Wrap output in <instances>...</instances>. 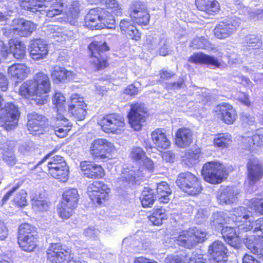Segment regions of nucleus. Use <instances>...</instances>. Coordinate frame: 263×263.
Here are the masks:
<instances>
[{
	"instance_id": "6e6d98bb",
	"label": "nucleus",
	"mask_w": 263,
	"mask_h": 263,
	"mask_svg": "<svg viewBox=\"0 0 263 263\" xmlns=\"http://www.w3.org/2000/svg\"><path fill=\"white\" fill-rule=\"evenodd\" d=\"M55 175V176L53 175L51 176L60 181L66 182L68 180L69 175V168L67 165L61 167V168L57 172Z\"/></svg>"
},
{
	"instance_id": "37998d69",
	"label": "nucleus",
	"mask_w": 263,
	"mask_h": 263,
	"mask_svg": "<svg viewBox=\"0 0 263 263\" xmlns=\"http://www.w3.org/2000/svg\"><path fill=\"white\" fill-rule=\"evenodd\" d=\"M130 17L134 18L136 22L141 25H146L148 24L150 15L147 12V8L145 10L130 13Z\"/></svg>"
},
{
	"instance_id": "09e8293b",
	"label": "nucleus",
	"mask_w": 263,
	"mask_h": 263,
	"mask_svg": "<svg viewBox=\"0 0 263 263\" xmlns=\"http://www.w3.org/2000/svg\"><path fill=\"white\" fill-rule=\"evenodd\" d=\"M162 42V40L158 36L148 35L146 37L145 45L151 52L157 49Z\"/></svg>"
},
{
	"instance_id": "de8ad7c7",
	"label": "nucleus",
	"mask_w": 263,
	"mask_h": 263,
	"mask_svg": "<svg viewBox=\"0 0 263 263\" xmlns=\"http://www.w3.org/2000/svg\"><path fill=\"white\" fill-rule=\"evenodd\" d=\"M246 46L249 49H258L261 46L260 38L254 34L248 35L245 37Z\"/></svg>"
},
{
	"instance_id": "6ab92c4d",
	"label": "nucleus",
	"mask_w": 263,
	"mask_h": 263,
	"mask_svg": "<svg viewBox=\"0 0 263 263\" xmlns=\"http://www.w3.org/2000/svg\"><path fill=\"white\" fill-rule=\"evenodd\" d=\"M80 166L84 176L88 178L96 179L104 175V170L102 166L90 161H82Z\"/></svg>"
},
{
	"instance_id": "f3484780",
	"label": "nucleus",
	"mask_w": 263,
	"mask_h": 263,
	"mask_svg": "<svg viewBox=\"0 0 263 263\" xmlns=\"http://www.w3.org/2000/svg\"><path fill=\"white\" fill-rule=\"evenodd\" d=\"M29 49L30 56L34 60L45 58L48 53V44L41 39L31 41Z\"/></svg>"
},
{
	"instance_id": "393cba45",
	"label": "nucleus",
	"mask_w": 263,
	"mask_h": 263,
	"mask_svg": "<svg viewBox=\"0 0 263 263\" xmlns=\"http://www.w3.org/2000/svg\"><path fill=\"white\" fill-rule=\"evenodd\" d=\"M243 242L251 252L263 256V241L261 238L255 235L248 236L244 239Z\"/></svg>"
},
{
	"instance_id": "a211bd4d",
	"label": "nucleus",
	"mask_w": 263,
	"mask_h": 263,
	"mask_svg": "<svg viewBox=\"0 0 263 263\" xmlns=\"http://www.w3.org/2000/svg\"><path fill=\"white\" fill-rule=\"evenodd\" d=\"M248 179L254 185L263 177V166L258 160H250L247 164Z\"/></svg>"
},
{
	"instance_id": "c03bdc74",
	"label": "nucleus",
	"mask_w": 263,
	"mask_h": 263,
	"mask_svg": "<svg viewBox=\"0 0 263 263\" xmlns=\"http://www.w3.org/2000/svg\"><path fill=\"white\" fill-rule=\"evenodd\" d=\"M63 7V4L60 2L54 3L48 9H46V8H42V10L40 11H44L46 13V16L49 17H52L56 15H58L62 11Z\"/></svg>"
},
{
	"instance_id": "b1692460",
	"label": "nucleus",
	"mask_w": 263,
	"mask_h": 263,
	"mask_svg": "<svg viewBox=\"0 0 263 263\" xmlns=\"http://www.w3.org/2000/svg\"><path fill=\"white\" fill-rule=\"evenodd\" d=\"M239 193L237 187L227 186L220 191L217 199L221 204H230L237 200Z\"/></svg>"
},
{
	"instance_id": "5701e85b",
	"label": "nucleus",
	"mask_w": 263,
	"mask_h": 263,
	"mask_svg": "<svg viewBox=\"0 0 263 263\" xmlns=\"http://www.w3.org/2000/svg\"><path fill=\"white\" fill-rule=\"evenodd\" d=\"M51 156L52 154H47L41 161L38 162L35 167L43 165L41 168L44 171H48L49 172L51 170L61 166L62 163L65 162L63 157L60 156L55 155L53 157H51Z\"/></svg>"
},
{
	"instance_id": "338daca9",
	"label": "nucleus",
	"mask_w": 263,
	"mask_h": 263,
	"mask_svg": "<svg viewBox=\"0 0 263 263\" xmlns=\"http://www.w3.org/2000/svg\"><path fill=\"white\" fill-rule=\"evenodd\" d=\"M184 85V80L183 78H180L176 82L167 83L165 87L167 89L176 90L183 88Z\"/></svg>"
},
{
	"instance_id": "20e7f679",
	"label": "nucleus",
	"mask_w": 263,
	"mask_h": 263,
	"mask_svg": "<svg viewBox=\"0 0 263 263\" xmlns=\"http://www.w3.org/2000/svg\"><path fill=\"white\" fill-rule=\"evenodd\" d=\"M176 183L181 190L192 196L199 194L202 190L200 182L198 178L189 172L180 174Z\"/></svg>"
},
{
	"instance_id": "bb28decb",
	"label": "nucleus",
	"mask_w": 263,
	"mask_h": 263,
	"mask_svg": "<svg viewBox=\"0 0 263 263\" xmlns=\"http://www.w3.org/2000/svg\"><path fill=\"white\" fill-rule=\"evenodd\" d=\"M192 132L188 128H179L176 133V144L180 148L189 146L192 143Z\"/></svg>"
},
{
	"instance_id": "39448f33",
	"label": "nucleus",
	"mask_w": 263,
	"mask_h": 263,
	"mask_svg": "<svg viewBox=\"0 0 263 263\" xmlns=\"http://www.w3.org/2000/svg\"><path fill=\"white\" fill-rule=\"evenodd\" d=\"M91 53L90 62L97 70L105 68L107 65L104 52L109 50L106 43L95 41L88 46Z\"/></svg>"
},
{
	"instance_id": "7c9ffc66",
	"label": "nucleus",
	"mask_w": 263,
	"mask_h": 263,
	"mask_svg": "<svg viewBox=\"0 0 263 263\" xmlns=\"http://www.w3.org/2000/svg\"><path fill=\"white\" fill-rule=\"evenodd\" d=\"M50 72L51 79L55 83L72 79V72L67 70L64 67L55 66L51 68Z\"/></svg>"
},
{
	"instance_id": "79ce46f5",
	"label": "nucleus",
	"mask_w": 263,
	"mask_h": 263,
	"mask_svg": "<svg viewBox=\"0 0 263 263\" xmlns=\"http://www.w3.org/2000/svg\"><path fill=\"white\" fill-rule=\"evenodd\" d=\"M227 216L223 212L214 213L211 219V224L216 229L222 227V225L227 222Z\"/></svg>"
},
{
	"instance_id": "f8f14e48",
	"label": "nucleus",
	"mask_w": 263,
	"mask_h": 263,
	"mask_svg": "<svg viewBox=\"0 0 263 263\" xmlns=\"http://www.w3.org/2000/svg\"><path fill=\"white\" fill-rule=\"evenodd\" d=\"M146 109L141 104L131 105L130 112L128 115L129 123L135 130L141 129L142 123L145 122V115Z\"/></svg>"
},
{
	"instance_id": "f704fd0d",
	"label": "nucleus",
	"mask_w": 263,
	"mask_h": 263,
	"mask_svg": "<svg viewBox=\"0 0 263 263\" xmlns=\"http://www.w3.org/2000/svg\"><path fill=\"white\" fill-rule=\"evenodd\" d=\"M140 198L143 207H152L157 199L155 190L149 186L145 187L142 192Z\"/></svg>"
},
{
	"instance_id": "f03ea898",
	"label": "nucleus",
	"mask_w": 263,
	"mask_h": 263,
	"mask_svg": "<svg viewBox=\"0 0 263 263\" xmlns=\"http://www.w3.org/2000/svg\"><path fill=\"white\" fill-rule=\"evenodd\" d=\"M115 23L113 16L99 7L90 9L85 18V25L91 30L114 28Z\"/></svg>"
},
{
	"instance_id": "1a4fd4ad",
	"label": "nucleus",
	"mask_w": 263,
	"mask_h": 263,
	"mask_svg": "<svg viewBox=\"0 0 263 263\" xmlns=\"http://www.w3.org/2000/svg\"><path fill=\"white\" fill-rule=\"evenodd\" d=\"M98 124L105 133H112L121 129L125 124L123 117L116 113L105 116L98 121Z\"/></svg>"
},
{
	"instance_id": "dca6fc26",
	"label": "nucleus",
	"mask_w": 263,
	"mask_h": 263,
	"mask_svg": "<svg viewBox=\"0 0 263 263\" xmlns=\"http://www.w3.org/2000/svg\"><path fill=\"white\" fill-rule=\"evenodd\" d=\"M69 111L79 120H83L87 115V105L83 98L78 97L76 94L71 96V101L69 105Z\"/></svg>"
},
{
	"instance_id": "6e6552de",
	"label": "nucleus",
	"mask_w": 263,
	"mask_h": 263,
	"mask_svg": "<svg viewBox=\"0 0 263 263\" xmlns=\"http://www.w3.org/2000/svg\"><path fill=\"white\" fill-rule=\"evenodd\" d=\"M2 111L0 119L4 123V128L7 130L13 129L16 126L20 117L17 107L12 103H7Z\"/></svg>"
},
{
	"instance_id": "5fc2aeb1",
	"label": "nucleus",
	"mask_w": 263,
	"mask_h": 263,
	"mask_svg": "<svg viewBox=\"0 0 263 263\" xmlns=\"http://www.w3.org/2000/svg\"><path fill=\"white\" fill-rule=\"evenodd\" d=\"M249 206L251 209L263 214V197L252 199Z\"/></svg>"
},
{
	"instance_id": "58836bf2",
	"label": "nucleus",
	"mask_w": 263,
	"mask_h": 263,
	"mask_svg": "<svg viewBox=\"0 0 263 263\" xmlns=\"http://www.w3.org/2000/svg\"><path fill=\"white\" fill-rule=\"evenodd\" d=\"M31 235H34L35 237H37L36 228L28 223L21 224L18 229V236L20 237V240H22L25 237H30Z\"/></svg>"
},
{
	"instance_id": "ddd939ff",
	"label": "nucleus",
	"mask_w": 263,
	"mask_h": 263,
	"mask_svg": "<svg viewBox=\"0 0 263 263\" xmlns=\"http://www.w3.org/2000/svg\"><path fill=\"white\" fill-rule=\"evenodd\" d=\"M208 253L213 259V263H227L228 249L224 244L219 240L211 243L208 247Z\"/></svg>"
},
{
	"instance_id": "c756f323",
	"label": "nucleus",
	"mask_w": 263,
	"mask_h": 263,
	"mask_svg": "<svg viewBox=\"0 0 263 263\" xmlns=\"http://www.w3.org/2000/svg\"><path fill=\"white\" fill-rule=\"evenodd\" d=\"M151 136L154 144L158 148L164 149L170 146L171 142L163 129H155L152 133Z\"/></svg>"
},
{
	"instance_id": "f257e3e1",
	"label": "nucleus",
	"mask_w": 263,
	"mask_h": 263,
	"mask_svg": "<svg viewBox=\"0 0 263 263\" xmlns=\"http://www.w3.org/2000/svg\"><path fill=\"white\" fill-rule=\"evenodd\" d=\"M51 84L47 74L39 72L34 77V80L27 81L20 86V94L30 99L32 105H44L47 102Z\"/></svg>"
},
{
	"instance_id": "49530a36",
	"label": "nucleus",
	"mask_w": 263,
	"mask_h": 263,
	"mask_svg": "<svg viewBox=\"0 0 263 263\" xmlns=\"http://www.w3.org/2000/svg\"><path fill=\"white\" fill-rule=\"evenodd\" d=\"M129 156L135 161L141 163V162L145 159L146 153L142 148L140 147H134L131 148Z\"/></svg>"
},
{
	"instance_id": "a18cd8bd",
	"label": "nucleus",
	"mask_w": 263,
	"mask_h": 263,
	"mask_svg": "<svg viewBox=\"0 0 263 263\" xmlns=\"http://www.w3.org/2000/svg\"><path fill=\"white\" fill-rule=\"evenodd\" d=\"M231 135L228 134H219L214 139L215 145L220 147H226L231 142Z\"/></svg>"
},
{
	"instance_id": "2eb2a0df",
	"label": "nucleus",
	"mask_w": 263,
	"mask_h": 263,
	"mask_svg": "<svg viewBox=\"0 0 263 263\" xmlns=\"http://www.w3.org/2000/svg\"><path fill=\"white\" fill-rule=\"evenodd\" d=\"M47 258L52 263H62L70 258L69 250L62 248L60 243H52L47 251Z\"/></svg>"
},
{
	"instance_id": "bf43d9fd",
	"label": "nucleus",
	"mask_w": 263,
	"mask_h": 263,
	"mask_svg": "<svg viewBox=\"0 0 263 263\" xmlns=\"http://www.w3.org/2000/svg\"><path fill=\"white\" fill-rule=\"evenodd\" d=\"M209 42L204 37H197L193 40L191 46L194 48L206 49L209 47Z\"/></svg>"
},
{
	"instance_id": "864d4df0",
	"label": "nucleus",
	"mask_w": 263,
	"mask_h": 263,
	"mask_svg": "<svg viewBox=\"0 0 263 263\" xmlns=\"http://www.w3.org/2000/svg\"><path fill=\"white\" fill-rule=\"evenodd\" d=\"M26 45L21 42H18L14 45L13 55L15 59L21 60L26 55Z\"/></svg>"
},
{
	"instance_id": "412c9836",
	"label": "nucleus",
	"mask_w": 263,
	"mask_h": 263,
	"mask_svg": "<svg viewBox=\"0 0 263 263\" xmlns=\"http://www.w3.org/2000/svg\"><path fill=\"white\" fill-rule=\"evenodd\" d=\"M189 61L191 63L205 64L216 68L221 66V63L217 58L202 52L194 53L189 58Z\"/></svg>"
},
{
	"instance_id": "603ef678",
	"label": "nucleus",
	"mask_w": 263,
	"mask_h": 263,
	"mask_svg": "<svg viewBox=\"0 0 263 263\" xmlns=\"http://www.w3.org/2000/svg\"><path fill=\"white\" fill-rule=\"evenodd\" d=\"M52 103L57 108L58 111H62L64 110L65 98L61 92L54 93L52 98Z\"/></svg>"
},
{
	"instance_id": "c9c22d12",
	"label": "nucleus",
	"mask_w": 263,
	"mask_h": 263,
	"mask_svg": "<svg viewBox=\"0 0 263 263\" xmlns=\"http://www.w3.org/2000/svg\"><path fill=\"white\" fill-rule=\"evenodd\" d=\"M155 190L157 193V198L160 202L164 203L168 202L170 200V196L172 194V191L167 182L159 183Z\"/></svg>"
},
{
	"instance_id": "a878e982",
	"label": "nucleus",
	"mask_w": 263,
	"mask_h": 263,
	"mask_svg": "<svg viewBox=\"0 0 263 263\" xmlns=\"http://www.w3.org/2000/svg\"><path fill=\"white\" fill-rule=\"evenodd\" d=\"M221 234L225 241L234 248H238L240 246V239L237 235L236 230L231 227H223Z\"/></svg>"
},
{
	"instance_id": "0e129e2a",
	"label": "nucleus",
	"mask_w": 263,
	"mask_h": 263,
	"mask_svg": "<svg viewBox=\"0 0 263 263\" xmlns=\"http://www.w3.org/2000/svg\"><path fill=\"white\" fill-rule=\"evenodd\" d=\"M62 202L61 207L59 209V213L60 217L63 219H67L72 215V211L74 208H70Z\"/></svg>"
},
{
	"instance_id": "0eeeda50",
	"label": "nucleus",
	"mask_w": 263,
	"mask_h": 263,
	"mask_svg": "<svg viewBox=\"0 0 263 263\" xmlns=\"http://www.w3.org/2000/svg\"><path fill=\"white\" fill-rule=\"evenodd\" d=\"M109 188L104 182L95 181L87 187V193L93 203L100 205L108 200Z\"/></svg>"
},
{
	"instance_id": "69168bd1",
	"label": "nucleus",
	"mask_w": 263,
	"mask_h": 263,
	"mask_svg": "<svg viewBox=\"0 0 263 263\" xmlns=\"http://www.w3.org/2000/svg\"><path fill=\"white\" fill-rule=\"evenodd\" d=\"M101 4L104 5L106 7L111 9H115L117 15L122 13V9L116 0H102Z\"/></svg>"
},
{
	"instance_id": "9d476101",
	"label": "nucleus",
	"mask_w": 263,
	"mask_h": 263,
	"mask_svg": "<svg viewBox=\"0 0 263 263\" xmlns=\"http://www.w3.org/2000/svg\"><path fill=\"white\" fill-rule=\"evenodd\" d=\"M239 24L240 20L238 18L232 17L226 19L215 27L214 34L219 39H226L236 31Z\"/></svg>"
},
{
	"instance_id": "3c124183",
	"label": "nucleus",
	"mask_w": 263,
	"mask_h": 263,
	"mask_svg": "<svg viewBox=\"0 0 263 263\" xmlns=\"http://www.w3.org/2000/svg\"><path fill=\"white\" fill-rule=\"evenodd\" d=\"M36 25L30 21L25 20V23H23L21 27V31H23L21 33L20 36L27 37L31 34V33L35 30Z\"/></svg>"
},
{
	"instance_id": "aec40b11",
	"label": "nucleus",
	"mask_w": 263,
	"mask_h": 263,
	"mask_svg": "<svg viewBox=\"0 0 263 263\" xmlns=\"http://www.w3.org/2000/svg\"><path fill=\"white\" fill-rule=\"evenodd\" d=\"M252 217V212L249 211L243 206L235 208L233 212L232 219L235 222L239 229L241 224H244L246 227L251 223Z\"/></svg>"
},
{
	"instance_id": "13d9d810",
	"label": "nucleus",
	"mask_w": 263,
	"mask_h": 263,
	"mask_svg": "<svg viewBox=\"0 0 263 263\" xmlns=\"http://www.w3.org/2000/svg\"><path fill=\"white\" fill-rule=\"evenodd\" d=\"M241 121L242 125L245 127L247 126H254V128H252V129L256 128L255 126V120L254 116H251L247 112H243L241 116Z\"/></svg>"
},
{
	"instance_id": "c85d7f7f",
	"label": "nucleus",
	"mask_w": 263,
	"mask_h": 263,
	"mask_svg": "<svg viewBox=\"0 0 263 263\" xmlns=\"http://www.w3.org/2000/svg\"><path fill=\"white\" fill-rule=\"evenodd\" d=\"M197 8L209 15H214L220 9V6L215 0H196Z\"/></svg>"
},
{
	"instance_id": "774afa93",
	"label": "nucleus",
	"mask_w": 263,
	"mask_h": 263,
	"mask_svg": "<svg viewBox=\"0 0 263 263\" xmlns=\"http://www.w3.org/2000/svg\"><path fill=\"white\" fill-rule=\"evenodd\" d=\"M147 8L146 6L144 3L137 1L134 2L129 8L130 13L139 12L142 10H145Z\"/></svg>"
},
{
	"instance_id": "ea45409f",
	"label": "nucleus",
	"mask_w": 263,
	"mask_h": 263,
	"mask_svg": "<svg viewBox=\"0 0 263 263\" xmlns=\"http://www.w3.org/2000/svg\"><path fill=\"white\" fill-rule=\"evenodd\" d=\"M167 218L166 210L162 208L154 209L152 215L148 216L149 221L155 226L162 224L163 220L166 219Z\"/></svg>"
},
{
	"instance_id": "4be33fe9",
	"label": "nucleus",
	"mask_w": 263,
	"mask_h": 263,
	"mask_svg": "<svg viewBox=\"0 0 263 263\" xmlns=\"http://www.w3.org/2000/svg\"><path fill=\"white\" fill-rule=\"evenodd\" d=\"M215 111L218 112L223 121L228 124H232L236 120L235 111L229 104L223 103L218 105L216 107Z\"/></svg>"
},
{
	"instance_id": "680f3d73",
	"label": "nucleus",
	"mask_w": 263,
	"mask_h": 263,
	"mask_svg": "<svg viewBox=\"0 0 263 263\" xmlns=\"http://www.w3.org/2000/svg\"><path fill=\"white\" fill-rule=\"evenodd\" d=\"M27 193L24 190H21L17 193L14 199V202L20 206H24L27 204V201L26 199Z\"/></svg>"
},
{
	"instance_id": "8fccbe9b",
	"label": "nucleus",
	"mask_w": 263,
	"mask_h": 263,
	"mask_svg": "<svg viewBox=\"0 0 263 263\" xmlns=\"http://www.w3.org/2000/svg\"><path fill=\"white\" fill-rule=\"evenodd\" d=\"M51 123H54V125H58L63 128H67L69 130L71 126V122L61 114H58L57 117H53Z\"/></svg>"
},
{
	"instance_id": "4468645a",
	"label": "nucleus",
	"mask_w": 263,
	"mask_h": 263,
	"mask_svg": "<svg viewBox=\"0 0 263 263\" xmlns=\"http://www.w3.org/2000/svg\"><path fill=\"white\" fill-rule=\"evenodd\" d=\"M27 127L30 133L37 135L43 133V129L45 127L47 121L46 118L35 112L28 114Z\"/></svg>"
},
{
	"instance_id": "052dcab7",
	"label": "nucleus",
	"mask_w": 263,
	"mask_h": 263,
	"mask_svg": "<svg viewBox=\"0 0 263 263\" xmlns=\"http://www.w3.org/2000/svg\"><path fill=\"white\" fill-rule=\"evenodd\" d=\"M25 23V19L23 18L17 17L14 18L11 24V27H12L15 35L20 36L21 33L23 31H21V27L23 23Z\"/></svg>"
},
{
	"instance_id": "473e14b6",
	"label": "nucleus",
	"mask_w": 263,
	"mask_h": 263,
	"mask_svg": "<svg viewBox=\"0 0 263 263\" xmlns=\"http://www.w3.org/2000/svg\"><path fill=\"white\" fill-rule=\"evenodd\" d=\"M243 145L247 149L254 151L263 145V135L259 133L243 138Z\"/></svg>"
},
{
	"instance_id": "cd10ccee",
	"label": "nucleus",
	"mask_w": 263,
	"mask_h": 263,
	"mask_svg": "<svg viewBox=\"0 0 263 263\" xmlns=\"http://www.w3.org/2000/svg\"><path fill=\"white\" fill-rule=\"evenodd\" d=\"M142 170H129L122 173L118 182L124 186L133 184L141 178L144 173Z\"/></svg>"
},
{
	"instance_id": "7ed1b4c3",
	"label": "nucleus",
	"mask_w": 263,
	"mask_h": 263,
	"mask_svg": "<svg viewBox=\"0 0 263 263\" xmlns=\"http://www.w3.org/2000/svg\"><path fill=\"white\" fill-rule=\"evenodd\" d=\"M206 235L205 230L196 228L182 231L177 236L174 237V239L178 245L191 249L198 243L205 241Z\"/></svg>"
},
{
	"instance_id": "72a5a7b5",
	"label": "nucleus",
	"mask_w": 263,
	"mask_h": 263,
	"mask_svg": "<svg viewBox=\"0 0 263 263\" xmlns=\"http://www.w3.org/2000/svg\"><path fill=\"white\" fill-rule=\"evenodd\" d=\"M79 195L77 189L72 188L65 191L63 194V201L70 208H76L78 205Z\"/></svg>"
},
{
	"instance_id": "e433bc0d",
	"label": "nucleus",
	"mask_w": 263,
	"mask_h": 263,
	"mask_svg": "<svg viewBox=\"0 0 263 263\" xmlns=\"http://www.w3.org/2000/svg\"><path fill=\"white\" fill-rule=\"evenodd\" d=\"M238 226L240 227L239 230L242 231L253 230L256 236L261 238L262 241H263V218H259L254 222H251V223L248 225V227H245L244 224L238 225Z\"/></svg>"
},
{
	"instance_id": "a19ab883",
	"label": "nucleus",
	"mask_w": 263,
	"mask_h": 263,
	"mask_svg": "<svg viewBox=\"0 0 263 263\" xmlns=\"http://www.w3.org/2000/svg\"><path fill=\"white\" fill-rule=\"evenodd\" d=\"M37 237H35L34 235H31L30 237H25V238L21 241L20 237H17L18 243L20 247L25 251H33L36 247V240Z\"/></svg>"
},
{
	"instance_id": "4d7b16f0",
	"label": "nucleus",
	"mask_w": 263,
	"mask_h": 263,
	"mask_svg": "<svg viewBox=\"0 0 263 263\" xmlns=\"http://www.w3.org/2000/svg\"><path fill=\"white\" fill-rule=\"evenodd\" d=\"M32 206L34 211L36 212H43L48 210L49 205L46 201L33 199L32 200Z\"/></svg>"
},
{
	"instance_id": "2f4dec72",
	"label": "nucleus",
	"mask_w": 263,
	"mask_h": 263,
	"mask_svg": "<svg viewBox=\"0 0 263 263\" xmlns=\"http://www.w3.org/2000/svg\"><path fill=\"white\" fill-rule=\"evenodd\" d=\"M120 27L122 32L128 37L138 41L141 37V33L137 28L134 26L131 21L123 20L120 22Z\"/></svg>"
},
{
	"instance_id": "9b49d317",
	"label": "nucleus",
	"mask_w": 263,
	"mask_h": 263,
	"mask_svg": "<svg viewBox=\"0 0 263 263\" xmlns=\"http://www.w3.org/2000/svg\"><path fill=\"white\" fill-rule=\"evenodd\" d=\"M114 146L113 144L104 139H96L92 143L90 152L95 159H105L108 156L107 154L112 152Z\"/></svg>"
},
{
	"instance_id": "e2e57ef3",
	"label": "nucleus",
	"mask_w": 263,
	"mask_h": 263,
	"mask_svg": "<svg viewBox=\"0 0 263 263\" xmlns=\"http://www.w3.org/2000/svg\"><path fill=\"white\" fill-rule=\"evenodd\" d=\"M3 160L9 166H13L16 164L17 160L12 151L5 152L2 156Z\"/></svg>"
},
{
	"instance_id": "423d86ee",
	"label": "nucleus",
	"mask_w": 263,
	"mask_h": 263,
	"mask_svg": "<svg viewBox=\"0 0 263 263\" xmlns=\"http://www.w3.org/2000/svg\"><path fill=\"white\" fill-rule=\"evenodd\" d=\"M201 173L204 179L212 184L220 183L227 175L221 164L216 162L204 164Z\"/></svg>"
},
{
	"instance_id": "4c0bfd02",
	"label": "nucleus",
	"mask_w": 263,
	"mask_h": 263,
	"mask_svg": "<svg viewBox=\"0 0 263 263\" xmlns=\"http://www.w3.org/2000/svg\"><path fill=\"white\" fill-rule=\"evenodd\" d=\"M28 72V69L26 66L22 64H13L8 69V73L10 76L20 80L24 79Z\"/></svg>"
}]
</instances>
